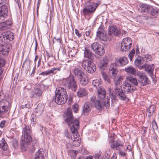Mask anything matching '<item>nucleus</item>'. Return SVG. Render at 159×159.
<instances>
[{"label": "nucleus", "instance_id": "f257e3e1", "mask_svg": "<svg viewBox=\"0 0 159 159\" xmlns=\"http://www.w3.org/2000/svg\"><path fill=\"white\" fill-rule=\"evenodd\" d=\"M64 120L70 127L71 131H77L79 128V122L75 119L72 114L70 108H68L66 112L64 115Z\"/></svg>", "mask_w": 159, "mask_h": 159}, {"label": "nucleus", "instance_id": "f03ea898", "mask_svg": "<svg viewBox=\"0 0 159 159\" xmlns=\"http://www.w3.org/2000/svg\"><path fill=\"white\" fill-rule=\"evenodd\" d=\"M31 130L29 126L25 125L23 128L22 136H24V139H21L20 141L21 149L23 151L26 150L28 145L30 144L32 141V138L31 136Z\"/></svg>", "mask_w": 159, "mask_h": 159}, {"label": "nucleus", "instance_id": "7ed1b4c3", "mask_svg": "<svg viewBox=\"0 0 159 159\" xmlns=\"http://www.w3.org/2000/svg\"><path fill=\"white\" fill-rule=\"evenodd\" d=\"M138 84V82L136 78L130 75L127 76L123 84L124 92L127 93L133 92L136 89L135 86H137Z\"/></svg>", "mask_w": 159, "mask_h": 159}, {"label": "nucleus", "instance_id": "20e7f679", "mask_svg": "<svg viewBox=\"0 0 159 159\" xmlns=\"http://www.w3.org/2000/svg\"><path fill=\"white\" fill-rule=\"evenodd\" d=\"M99 4L88 1L85 2L84 7L82 10L84 15H89L95 12Z\"/></svg>", "mask_w": 159, "mask_h": 159}, {"label": "nucleus", "instance_id": "39448f33", "mask_svg": "<svg viewBox=\"0 0 159 159\" xmlns=\"http://www.w3.org/2000/svg\"><path fill=\"white\" fill-rule=\"evenodd\" d=\"M98 97V99L103 100L105 106L107 109L110 107L109 99L108 96H106V92L104 89L101 87H99L97 91Z\"/></svg>", "mask_w": 159, "mask_h": 159}, {"label": "nucleus", "instance_id": "423d86ee", "mask_svg": "<svg viewBox=\"0 0 159 159\" xmlns=\"http://www.w3.org/2000/svg\"><path fill=\"white\" fill-rule=\"evenodd\" d=\"M63 82L64 85L68 88L71 89L74 91L76 90L77 86L73 76H70L64 79Z\"/></svg>", "mask_w": 159, "mask_h": 159}, {"label": "nucleus", "instance_id": "0eeeda50", "mask_svg": "<svg viewBox=\"0 0 159 159\" xmlns=\"http://www.w3.org/2000/svg\"><path fill=\"white\" fill-rule=\"evenodd\" d=\"M83 67L88 73L92 74L96 70V66L94 63L90 60H85L82 63Z\"/></svg>", "mask_w": 159, "mask_h": 159}, {"label": "nucleus", "instance_id": "6e6552de", "mask_svg": "<svg viewBox=\"0 0 159 159\" xmlns=\"http://www.w3.org/2000/svg\"><path fill=\"white\" fill-rule=\"evenodd\" d=\"M137 75L139 76V81L141 86H144L148 84L150 82L149 80L145 76V73L142 71L137 72Z\"/></svg>", "mask_w": 159, "mask_h": 159}, {"label": "nucleus", "instance_id": "1a4fd4ad", "mask_svg": "<svg viewBox=\"0 0 159 159\" xmlns=\"http://www.w3.org/2000/svg\"><path fill=\"white\" fill-rule=\"evenodd\" d=\"M91 48L98 55H102L104 53L103 47L98 43L94 42L91 44Z\"/></svg>", "mask_w": 159, "mask_h": 159}, {"label": "nucleus", "instance_id": "9d476101", "mask_svg": "<svg viewBox=\"0 0 159 159\" xmlns=\"http://www.w3.org/2000/svg\"><path fill=\"white\" fill-rule=\"evenodd\" d=\"M90 100L92 106H94L98 110L102 109L103 108L104 106H105L103 100L102 101L98 99L96 100L95 96H93L91 97Z\"/></svg>", "mask_w": 159, "mask_h": 159}, {"label": "nucleus", "instance_id": "9b49d317", "mask_svg": "<svg viewBox=\"0 0 159 159\" xmlns=\"http://www.w3.org/2000/svg\"><path fill=\"white\" fill-rule=\"evenodd\" d=\"M115 94L118 97V98L121 100L128 101L129 99L126 95L125 94V93H124L122 90V87H119L117 88L114 91Z\"/></svg>", "mask_w": 159, "mask_h": 159}, {"label": "nucleus", "instance_id": "f8f14e48", "mask_svg": "<svg viewBox=\"0 0 159 159\" xmlns=\"http://www.w3.org/2000/svg\"><path fill=\"white\" fill-rule=\"evenodd\" d=\"M117 65L114 63H111L109 68V75L113 79L117 77L118 71L117 69Z\"/></svg>", "mask_w": 159, "mask_h": 159}, {"label": "nucleus", "instance_id": "ddd939ff", "mask_svg": "<svg viewBox=\"0 0 159 159\" xmlns=\"http://www.w3.org/2000/svg\"><path fill=\"white\" fill-rule=\"evenodd\" d=\"M13 33L11 31H7L4 32L0 36V40L2 42L12 41L14 38Z\"/></svg>", "mask_w": 159, "mask_h": 159}, {"label": "nucleus", "instance_id": "4468645a", "mask_svg": "<svg viewBox=\"0 0 159 159\" xmlns=\"http://www.w3.org/2000/svg\"><path fill=\"white\" fill-rule=\"evenodd\" d=\"M96 37L98 38L100 40L106 41L107 38L106 33L102 26H100L97 32Z\"/></svg>", "mask_w": 159, "mask_h": 159}, {"label": "nucleus", "instance_id": "2eb2a0df", "mask_svg": "<svg viewBox=\"0 0 159 159\" xmlns=\"http://www.w3.org/2000/svg\"><path fill=\"white\" fill-rule=\"evenodd\" d=\"M121 32L117 29L116 26H112L109 29L108 37L111 39L114 36H117L120 34Z\"/></svg>", "mask_w": 159, "mask_h": 159}, {"label": "nucleus", "instance_id": "dca6fc26", "mask_svg": "<svg viewBox=\"0 0 159 159\" xmlns=\"http://www.w3.org/2000/svg\"><path fill=\"white\" fill-rule=\"evenodd\" d=\"M111 148L113 149L121 150L124 148V143L119 139L114 142L113 143L110 145Z\"/></svg>", "mask_w": 159, "mask_h": 159}, {"label": "nucleus", "instance_id": "f3484780", "mask_svg": "<svg viewBox=\"0 0 159 159\" xmlns=\"http://www.w3.org/2000/svg\"><path fill=\"white\" fill-rule=\"evenodd\" d=\"M68 96L65 97L63 95H55L53 98L55 102L58 104L62 105L66 103L67 99Z\"/></svg>", "mask_w": 159, "mask_h": 159}, {"label": "nucleus", "instance_id": "a211bd4d", "mask_svg": "<svg viewBox=\"0 0 159 159\" xmlns=\"http://www.w3.org/2000/svg\"><path fill=\"white\" fill-rule=\"evenodd\" d=\"M143 68L145 69V71L147 72L150 75H153V70L154 69V64L151 65L145 64L139 67V69H142Z\"/></svg>", "mask_w": 159, "mask_h": 159}, {"label": "nucleus", "instance_id": "6ab92c4d", "mask_svg": "<svg viewBox=\"0 0 159 159\" xmlns=\"http://www.w3.org/2000/svg\"><path fill=\"white\" fill-rule=\"evenodd\" d=\"M8 9L6 5L0 7V20H4L7 15Z\"/></svg>", "mask_w": 159, "mask_h": 159}, {"label": "nucleus", "instance_id": "aec40b11", "mask_svg": "<svg viewBox=\"0 0 159 159\" xmlns=\"http://www.w3.org/2000/svg\"><path fill=\"white\" fill-rule=\"evenodd\" d=\"M72 72L74 74L75 76L78 79L85 74L83 71L82 69L78 67H75L72 70Z\"/></svg>", "mask_w": 159, "mask_h": 159}, {"label": "nucleus", "instance_id": "412c9836", "mask_svg": "<svg viewBox=\"0 0 159 159\" xmlns=\"http://www.w3.org/2000/svg\"><path fill=\"white\" fill-rule=\"evenodd\" d=\"M128 62L127 58L125 57L120 58L117 60H116L115 63L118 66H123L127 64Z\"/></svg>", "mask_w": 159, "mask_h": 159}, {"label": "nucleus", "instance_id": "4be33fe9", "mask_svg": "<svg viewBox=\"0 0 159 159\" xmlns=\"http://www.w3.org/2000/svg\"><path fill=\"white\" fill-rule=\"evenodd\" d=\"M43 93L42 90L39 88H36L34 89L30 93L31 97L37 98L40 97Z\"/></svg>", "mask_w": 159, "mask_h": 159}, {"label": "nucleus", "instance_id": "5701e85b", "mask_svg": "<svg viewBox=\"0 0 159 159\" xmlns=\"http://www.w3.org/2000/svg\"><path fill=\"white\" fill-rule=\"evenodd\" d=\"M63 95L65 97L67 96V94L65 89L62 87H58L55 91V95Z\"/></svg>", "mask_w": 159, "mask_h": 159}, {"label": "nucleus", "instance_id": "b1692460", "mask_svg": "<svg viewBox=\"0 0 159 159\" xmlns=\"http://www.w3.org/2000/svg\"><path fill=\"white\" fill-rule=\"evenodd\" d=\"M92 105L91 103L88 102L85 103L84 105L83 113L85 114H88L91 111Z\"/></svg>", "mask_w": 159, "mask_h": 159}, {"label": "nucleus", "instance_id": "393cba45", "mask_svg": "<svg viewBox=\"0 0 159 159\" xmlns=\"http://www.w3.org/2000/svg\"><path fill=\"white\" fill-rule=\"evenodd\" d=\"M108 63V60L106 57L104 58L101 60L98 65V67L102 69H105L107 67Z\"/></svg>", "mask_w": 159, "mask_h": 159}, {"label": "nucleus", "instance_id": "a878e982", "mask_svg": "<svg viewBox=\"0 0 159 159\" xmlns=\"http://www.w3.org/2000/svg\"><path fill=\"white\" fill-rule=\"evenodd\" d=\"M11 23V22L9 21H6L0 23V30H4L9 28Z\"/></svg>", "mask_w": 159, "mask_h": 159}, {"label": "nucleus", "instance_id": "bb28decb", "mask_svg": "<svg viewBox=\"0 0 159 159\" xmlns=\"http://www.w3.org/2000/svg\"><path fill=\"white\" fill-rule=\"evenodd\" d=\"M156 110V106L154 105H151L147 108L146 114L148 117H149L153 114Z\"/></svg>", "mask_w": 159, "mask_h": 159}, {"label": "nucleus", "instance_id": "cd10ccee", "mask_svg": "<svg viewBox=\"0 0 159 159\" xmlns=\"http://www.w3.org/2000/svg\"><path fill=\"white\" fill-rule=\"evenodd\" d=\"M9 48L6 45H0V54L6 56L7 55L9 51Z\"/></svg>", "mask_w": 159, "mask_h": 159}, {"label": "nucleus", "instance_id": "c85d7f7f", "mask_svg": "<svg viewBox=\"0 0 159 159\" xmlns=\"http://www.w3.org/2000/svg\"><path fill=\"white\" fill-rule=\"evenodd\" d=\"M123 79V76H120L116 77L115 79H113L115 84V86L114 91H115V89L119 87H122L120 85V83Z\"/></svg>", "mask_w": 159, "mask_h": 159}, {"label": "nucleus", "instance_id": "c756f323", "mask_svg": "<svg viewBox=\"0 0 159 159\" xmlns=\"http://www.w3.org/2000/svg\"><path fill=\"white\" fill-rule=\"evenodd\" d=\"M44 151L42 149H39L36 153L33 159H44Z\"/></svg>", "mask_w": 159, "mask_h": 159}, {"label": "nucleus", "instance_id": "7c9ffc66", "mask_svg": "<svg viewBox=\"0 0 159 159\" xmlns=\"http://www.w3.org/2000/svg\"><path fill=\"white\" fill-rule=\"evenodd\" d=\"M79 79L80 84L83 86L86 85L88 82V78L85 74L79 78Z\"/></svg>", "mask_w": 159, "mask_h": 159}, {"label": "nucleus", "instance_id": "2f4dec72", "mask_svg": "<svg viewBox=\"0 0 159 159\" xmlns=\"http://www.w3.org/2000/svg\"><path fill=\"white\" fill-rule=\"evenodd\" d=\"M149 11L152 17L156 18L159 15V10L156 8H150L149 9Z\"/></svg>", "mask_w": 159, "mask_h": 159}, {"label": "nucleus", "instance_id": "473e14b6", "mask_svg": "<svg viewBox=\"0 0 159 159\" xmlns=\"http://www.w3.org/2000/svg\"><path fill=\"white\" fill-rule=\"evenodd\" d=\"M84 56L89 59H91L93 57V53L89 49L85 48L84 51Z\"/></svg>", "mask_w": 159, "mask_h": 159}, {"label": "nucleus", "instance_id": "72a5a7b5", "mask_svg": "<svg viewBox=\"0 0 159 159\" xmlns=\"http://www.w3.org/2000/svg\"><path fill=\"white\" fill-rule=\"evenodd\" d=\"M122 43L128 47L129 48H131L132 44V41L130 38L128 37L125 38L123 39Z\"/></svg>", "mask_w": 159, "mask_h": 159}, {"label": "nucleus", "instance_id": "f704fd0d", "mask_svg": "<svg viewBox=\"0 0 159 159\" xmlns=\"http://www.w3.org/2000/svg\"><path fill=\"white\" fill-rule=\"evenodd\" d=\"M125 71L129 74L132 75H135L136 73V70L135 68L132 66H130L125 68Z\"/></svg>", "mask_w": 159, "mask_h": 159}, {"label": "nucleus", "instance_id": "c9c22d12", "mask_svg": "<svg viewBox=\"0 0 159 159\" xmlns=\"http://www.w3.org/2000/svg\"><path fill=\"white\" fill-rule=\"evenodd\" d=\"M143 57L139 56L137 57L134 61V65L136 66H141L140 65L143 63Z\"/></svg>", "mask_w": 159, "mask_h": 159}, {"label": "nucleus", "instance_id": "e433bc0d", "mask_svg": "<svg viewBox=\"0 0 159 159\" xmlns=\"http://www.w3.org/2000/svg\"><path fill=\"white\" fill-rule=\"evenodd\" d=\"M87 92L84 88H80L77 92V95L79 97H82L87 94Z\"/></svg>", "mask_w": 159, "mask_h": 159}, {"label": "nucleus", "instance_id": "4c0bfd02", "mask_svg": "<svg viewBox=\"0 0 159 159\" xmlns=\"http://www.w3.org/2000/svg\"><path fill=\"white\" fill-rule=\"evenodd\" d=\"M7 148V145L5 139L3 138L0 142V148L5 151Z\"/></svg>", "mask_w": 159, "mask_h": 159}, {"label": "nucleus", "instance_id": "58836bf2", "mask_svg": "<svg viewBox=\"0 0 159 159\" xmlns=\"http://www.w3.org/2000/svg\"><path fill=\"white\" fill-rule=\"evenodd\" d=\"M44 110V106L42 104H39L36 109L35 110L36 112L38 113L39 114H41L43 112Z\"/></svg>", "mask_w": 159, "mask_h": 159}, {"label": "nucleus", "instance_id": "ea45409f", "mask_svg": "<svg viewBox=\"0 0 159 159\" xmlns=\"http://www.w3.org/2000/svg\"><path fill=\"white\" fill-rule=\"evenodd\" d=\"M111 106H115L117 102V98L116 95L112 93L111 95Z\"/></svg>", "mask_w": 159, "mask_h": 159}, {"label": "nucleus", "instance_id": "a19ab883", "mask_svg": "<svg viewBox=\"0 0 159 159\" xmlns=\"http://www.w3.org/2000/svg\"><path fill=\"white\" fill-rule=\"evenodd\" d=\"M0 103L2 106L10 108V104L9 102L6 100H2L1 102Z\"/></svg>", "mask_w": 159, "mask_h": 159}, {"label": "nucleus", "instance_id": "79ce46f5", "mask_svg": "<svg viewBox=\"0 0 159 159\" xmlns=\"http://www.w3.org/2000/svg\"><path fill=\"white\" fill-rule=\"evenodd\" d=\"M72 134V136L71 137V140H73V139H77L79 138V137L78 136L79 135H78V133L77 132V131H75L73 132L71 131Z\"/></svg>", "mask_w": 159, "mask_h": 159}, {"label": "nucleus", "instance_id": "37998d69", "mask_svg": "<svg viewBox=\"0 0 159 159\" xmlns=\"http://www.w3.org/2000/svg\"><path fill=\"white\" fill-rule=\"evenodd\" d=\"M101 82L98 79H96L93 80L92 82L93 85L95 87L97 88H98V87H99L100 86V85L101 84Z\"/></svg>", "mask_w": 159, "mask_h": 159}, {"label": "nucleus", "instance_id": "c03bdc74", "mask_svg": "<svg viewBox=\"0 0 159 159\" xmlns=\"http://www.w3.org/2000/svg\"><path fill=\"white\" fill-rule=\"evenodd\" d=\"M129 49V48L128 47L123 44V43L122 42L121 43L120 48V51L122 52H126V51Z\"/></svg>", "mask_w": 159, "mask_h": 159}, {"label": "nucleus", "instance_id": "a18cd8bd", "mask_svg": "<svg viewBox=\"0 0 159 159\" xmlns=\"http://www.w3.org/2000/svg\"><path fill=\"white\" fill-rule=\"evenodd\" d=\"M80 138H78L76 140L74 139L73 140L72 144L74 146L77 147L80 146Z\"/></svg>", "mask_w": 159, "mask_h": 159}, {"label": "nucleus", "instance_id": "49530a36", "mask_svg": "<svg viewBox=\"0 0 159 159\" xmlns=\"http://www.w3.org/2000/svg\"><path fill=\"white\" fill-rule=\"evenodd\" d=\"M10 109V108L2 106V108L0 109V111L1 112V115L2 114L7 113L8 112V110Z\"/></svg>", "mask_w": 159, "mask_h": 159}, {"label": "nucleus", "instance_id": "de8ad7c7", "mask_svg": "<svg viewBox=\"0 0 159 159\" xmlns=\"http://www.w3.org/2000/svg\"><path fill=\"white\" fill-rule=\"evenodd\" d=\"M135 53V51L134 49H132L128 55V57L130 61L132 60V58Z\"/></svg>", "mask_w": 159, "mask_h": 159}, {"label": "nucleus", "instance_id": "09e8293b", "mask_svg": "<svg viewBox=\"0 0 159 159\" xmlns=\"http://www.w3.org/2000/svg\"><path fill=\"white\" fill-rule=\"evenodd\" d=\"M152 128L153 130H157L158 129L157 124L155 120H153L152 122Z\"/></svg>", "mask_w": 159, "mask_h": 159}, {"label": "nucleus", "instance_id": "8fccbe9b", "mask_svg": "<svg viewBox=\"0 0 159 159\" xmlns=\"http://www.w3.org/2000/svg\"><path fill=\"white\" fill-rule=\"evenodd\" d=\"M52 70H48V71H45L42 72H41L39 75H43V76H44L45 75H49L51 73H52Z\"/></svg>", "mask_w": 159, "mask_h": 159}, {"label": "nucleus", "instance_id": "3c124183", "mask_svg": "<svg viewBox=\"0 0 159 159\" xmlns=\"http://www.w3.org/2000/svg\"><path fill=\"white\" fill-rule=\"evenodd\" d=\"M72 108L73 109L74 111L75 112H76L78 110L79 106L77 104H75L72 106Z\"/></svg>", "mask_w": 159, "mask_h": 159}, {"label": "nucleus", "instance_id": "603ef678", "mask_svg": "<svg viewBox=\"0 0 159 159\" xmlns=\"http://www.w3.org/2000/svg\"><path fill=\"white\" fill-rule=\"evenodd\" d=\"M145 58L146 59V62H148L150 61H151L152 60V58L150 55L148 54H146L145 55Z\"/></svg>", "mask_w": 159, "mask_h": 159}, {"label": "nucleus", "instance_id": "864d4df0", "mask_svg": "<svg viewBox=\"0 0 159 159\" xmlns=\"http://www.w3.org/2000/svg\"><path fill=\"white\" fill-rule=\"evenodd\" d=\"M101 154V152L100 151L96 153L94 155V159H98Z\"/></svg>", "mask_w": 159, "mask_h": 159}, {"label": "nucleus", "instance_id": "5fc2aeb1", "mask_svg": "<svg viewBox=\"0 0 159 159\" xmlns=\"http://www.w3.org/2000/svg\"><path fill=\"white\" fill-rule=\"evenodd\" d=\"M6 61L3 59L0 58V66H3L5 64Z\"/></svg>", "mask_w": 159, "mask_h": 159}, {"label": "nucleus", "instance_id": "6e6d98bb", "mask_svg": "<svg viewBox=\"0 0 159 159\" xmlns=\"http://www.w3.org/2000/svg\"><path fill=\"white\" fill-rule=\"evenodd\" d=\"M6 121L4 120L2 121L0 123V128H2L5 125Z\"/></svg>", "mask_w": 159, "mask_h": 159}, {"label": "nucleus", "instance_id": "4d7b16f0", "mask_svg": "<svg viewBox=\"0 0 159 159\" xmlns=\"http://www.w3.org/2000/svg\"><path fill=\"white\" fill-rule=\"evenodd\" d=\"M65 137H66L67 139L66 143L69 144V142H70V134L67 133V134H66Z\"/></svg>", "mask_w": 159, "mask_h": 159}, {"label": "nucleus", "instance_id": "13d9d810", "mask_svg": "<svg viewBox=\"0 0 159 159\" xmlns=\"http://www.w3.org/2000/svg\"><path fill=\"white\" fill-rule=\"evenodd\" d=\"M36 117L35 115L33 114L31 117V121H33L34 122L36 121Z\"/></svg>", "mask_w": 159, "mask_h": 159}, {"label": "nucleus", "instance_id": "bf43d9fd", "mask_svg": "<svg viewBox=\"0 0 159 159\" xmlns=\"http://www.w3.org/2000/svg\"><path fill=\"white\" fill-rule=\"evenodd\" d=\"M101 74L102 77L103 78V79L105 80H106L107 77V74L104 72H102Z\"/></svg>", "mask_w": 159, "mask_h": 159}, {"label": "nucleus", "instance_id": "052dcab7", "mask_svg": "<svg viewBox=\"0 0 159 159\" xmlns=\"http://www.w3.org/2000/svg\"><path fill=\"white\" fill-rule=\"evenodd\" d=\"M75 33L79 38H80L81 36V34L80 33L79 31L77 30L76 29H75Z\"/></svg>", "mask_w": 159, "mask_h": 159}, {"label": "nucleus", "instance_id": "680f3d73", "mask_svg": "<svg viewBox=\"0 0 159 159\" xmlns=\"http://www.w3.org/2000/svg\"><path fill=\"white\" fill-rule=\"evenodd\" d=\"M85 34L86 36L88 38H90L91 36L90 35V31H86L85 32Z\"/></svg>", "mask_w": 159, "mask_h": 159}, {"label": "nucleus", "instance_id": "e2e57ef3", "mask_svg": "<svg viewBox=\"0 0 159 159\" xmlns=\"http://www.w3.org/2000/svg\"><path fill=\"white\" fill-rule=\"evenodd\" d=\"M57 41V42L59 43H60L61 42V40L60 38L56 39L55 37L54 38V39H53V41L54 42V41Z\"/></svg>", "mask_w": 159, "mask_h": 159}, {"label": "nucleus", "instance_id": "0e129e2a", "mask_svg": "<svg viewBox=\"0 0 159 159\" xmlns=\"http://www.w3.org/2000/svg\"><path fill=\"white\" fill-rule=\"evenodd\" d=\"M55 70H57V71H59L60 70V68H54L50 70L52 71V73H54V71Z\"/></svg>", "mask_w": 159, "mask_h": 159}, {"label": "nucleus", "instance_id": "69168bd1", "mask_svg": "<svg viewBox=\"0 0 159 159\" xmlns=\"http://www.w3.org/2000/svg\"><path fill=\"white\" fill-rule=\"evenodd\" d=\"M109 141L110 143H111V144L112 143H113L114 141L113 140V139L112 137H110L109 139Z\"/></svg>", "mask_w": 159, "mask_h": 159}, {"label": "nucleus", "instance_id": "338daca9", "mask_svg": "<svg viewBox=\"0 0 159 159\" xmlns=\"http://www.w3.org/2000/svg\"><path fill=\"white\" fill-rule=\"evenodd\" d=\"M119 151H120L119 154L121 156H124L126 155V154L125 153V152H123V151H120V150Z\"/></svg>", "mask_w": 159, "mask_h": 159}, {"label": "nucleus", "instance_id": "774afa93", "mask_svg": "<svg viewBox=\"0 0 159 159\" xmlns=\"http://www.w3.org/2000/svg\"><path fill=\"white\" fill-rule=\"evenodd\" d=\"M35 66L34 68H33V69L32 70V71L31 74V75L32 76H33L35 74Z\"/></svg>", "mask_w": 159, "mask_h": 159}]
</instances>
